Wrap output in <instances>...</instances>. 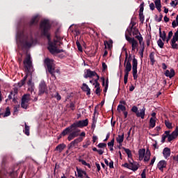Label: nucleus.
Segmentation results:
<instances>
[{
	"mask_svg": "<svg viewBox=\"0 0 178 178\" xmlns=\"http://www.w3.org/2000/svg\"><path fill=\"white\" fill-rule=\"evenodd\" d=\"M38 15H34L29 22L21 21L17 26L15 40L17 45L21 49H30L37 44V39L33 35V26L38 24Z\"/></svg>",
	"mask_w": 178,
	"mask_h": 178,
	"instance_id": "f257e3e1",
	"label": "nucleus"
},
{
	"mask_svg": "<svg viewBox=\"0 0 178 178\" xmlns=\"http://www.w3.org/2000/svg\"><path fill=\"white\" fill-rule=\"evenodd\" d=\"M52 24H54V21L48 19H45V38L48 40L47 49L51 55H53V56H56L58 54H62V52H66V51L62 49H58L57 46V44L60 41H62L63 39H54L52 41Z\"/></svg>",
	"mask_w": 178,
	"mask_h": 178,
	"instance_id": "f03ea898",
	"label": "nucleus"
},
{
	"mask_svg": "<svg viewBox=\"0 0 178 178\" xmlns=\"http://www.w3.org/2000/svg\"><path fill=\"white\" fill-rule=\"evenodd\" d=\"M24 65L26 70V74L24 77L18 83L19 87H23L26 84V81L29 76H31V79L28 81L27 85L31 87L33 86V73L34 72V67H33V61L31 60V57L28 56L26 59L24 60Z\"/></svg>",
	"mask_w": 178,
	"mask_h": 178,
	"instance_id": "7ed1b4c3",
	"label": "nucleus"
},
{
	"mask_svg": "<svg viewBox=\"0 0 178 178\" xmlns=\"http://www.w3.org/2000/svg\"><path fill=\"white\" fill-rule=\"evenodd\" d=\"M45 65L47 67V72L49 73L54 79V80L56 79V76H55V60L49 58H45Z\"/></svg>",
	"mask_w": 178,
	"mask_h": 178,
	"instance_id": "20e7f679",
	"label": "nucleus"
},
{
	"mask_svg": "<svg viewBox=\"0 0 178 178\" xmlns=\"http://www.w3.org/2000/svg\"><path fill=\"white\" fill-rule=\"evenodd\" d=\"M3 163H5L4 159L2 161V166L0 168V178H6L8 176H10V177H15L16 176V172L14 170L8 172L3 166Z\"/></svg>",
	"mask_w": 178,
	"mask_h": 178,
	"instance_id": "39448f33",
	"label": "nucleus"
},
{
	"mask_svg": "<svg viewBox=\"0 0 178 178\" xmlns=\"http://www.w3.org/2000/svg\"><path fill=\"white\" fill-rule=\"evenodd\" d=\"M131 111L133 112V113L136 115L137 118H141L142 119L145 118V107H143V108L138 111V107H137V106H132Z\"/></svg>",
	"mask_w": 178,
	"mask_h": 178,
	"instance_id": "423d86ee",
	"label": "nucleus"
},
{
	"mask_svg": "<svg viewBox=\"0 0 178 178\" xmlns=\"http://www.w3.org/2000/svg\"><path fill=\"white\" fill-rule=\"evenodd\" d=\"M70 134H69L67 137L68 141H72V140H74V138H76V137H79L80 136L79 133L81 131L79 129H76L72 125Z\"/></svg>",
	"mask_w": 178,
	"mask_h": 178,
	"instance_id": "0eeeda50",
	"label": "nucleus"
},
{
	"mask_svg": "<svg viewBox=\"0 0 178 178\" xmlns=\"http://www.w3.org/2000/svg\"><path fill=\"white\" fill-rule=\"evenodd\" d=\"M137 66H138V60H137L136 56H134L132 60V74L134 80H137V79H138V74H137Z\"/></svg>",
	"mask_w": 178,
	"mask_h": 178,
	"instance_id": "6e6552de",
	"label": "nucleus"
},
{
	"mask_svg": "<svg viewBox=\"0 0 178 178\" xmlns=\"http://www.w3.org/2000/svg\"><path fill=\"white\" fill-rule=\"evenodd\" d=\"M125 38L129 44H131V51H136V48H138V42L134 38H130V36L125 34Z\"/></svg>",
	"mask_w": 178,
	"mask_h": 178,
	"instance_id": "1a4fd4ad",
	"label": "nucleus"
},
{
	"mask_svg": "<svg viewBox=\"0 0 178 178\" xmlns=\"http://www.w3.org/2000/svg\"><path fill=\"white\" fill-rule=\"evenodd\" d=\"M72 126L75 129H83V127H86V126H88V119L76 121L72 124Z\"/></svg>",
	"mask_w": 178,
	"mask_h": 178,
	"instance_id": "9d476101",
	"label": "nucleus"
},
{
	"mask_svg": "<svg viewBox=\"0 0 178 178\" xmlns=\"http://www.w3.org/2000/svg\"><path fill=\"white\" fill-rule=\"evenodd\" d=\"M83 137L80 136L74 140H72L70 144L67 145L68 149H72V148H77L79 147V143L83 141Z\"/></svg>",
	"mask_w": 178,
	"mask_h": 178,
	"instance_id": "9b49d317",
	"label": "nucleus"
},
{
	"mask_svg": "<svg viewBox=\"0 0 178 178\" xmlns=\"http://www.w3.org/2000/svg\"><path fill=\"white\" fill-rule=\"evenodd\" d=\"M38 35L40 37H45V19H43L40 24Z\"/></svg>",
	"mask_w": 178,
	"mask_h": 178,
	"instance_id": "f8f14e48",
	"label": "nucleus"
},
{
	"mask_svg": "<svg viewBox=\"0 0 178 178\" xmlns=\"http://www.w3.org/2000/svg\"><path fill=\"white\" fill-rule=\"evenodd\" d=\"M177 136H178V127H176L175 130L173 131L171 134L167 136L168 143L173 141V140H175V138H176V137Z\"/></svg>",
	"mask_w": 178,
	"mask_h": 178,
	"instance_id": "ddd939ff",
	"label": "nucleus"
},
{
	"mask_svg": "<svg viewBox=\"0 0 178 178\" xmlns=\"http://www.w3.org/2000/svg\"><path fill=\"white\" fill-rule=\"evenodd\" d=\"M95 76L98 77V76H99V75L98 74H97V72H95V71H91V70L88 69L85 72L84 78L88 79V78H91V77H94Z\"/></svg>",
	"mask_w": 178,
	"mask_h": 178,
	"instance_id": "4468645a",
	"label": "nucleus"
},
{
	"mask_svg": "<svg viewBox=\"0 0 178 178\" xmlns=\"http://www.w3.org/2000/svg\"><path fill=\"white\" fill-rule=\"evenodd\" d=\"M45 94V81L42 80L39 84V95Z\"/></svg>",
	"mask_w": 178,
	"mask_h": 178,
	"instance_id": "2eb2a0df",
	"label": "nucleus"
},
{
	"mask_svg": "<svg viewBox=\"0 0 178 178\" xmlns=\"http://www.w3.org/2000/svg\"><path fill=\"white\" fill-rule=\"evenodd\" d=\"M166 166H168V163L165 160H161L157 163V168L161 172H163Z\"/></svg>",
	"mask_w": 178,
	"mask_h": 178,
	"instance_id": "dca6fc26",
	"label": "nucleus"
},
{
	"mask_svg": "<svg viewBox=\"0 0 178 178\" xmlns=\"http://www.w3.org/2000/svg\"><path fill=\"white\" fill-rule=\"evenodd\" d=\"M104 42L105 45V49H106V47H108V49H112V47H113V40H112V39L104 40Z\"/></svg>",
	"mask_w": 178,
	"mask_h": 178,
	"instance_id": "f3484780",
	"label": "nucleus"
},
{
	"mask_svg": "<svg viewBox=\"0 0 178 178\" xmlns=\"http://www.w3.org/2000/svg\"><path fill=\"white\" fill-rule=\"evenodd\" d=\"M171 151L170 148L169 147H165L163 150V156L165 158V159H168L169 156H170Z\"/></svg>",
	"mask_w": 178,
	"mask_h": 178,
	"instance_id": "a211bd4d",
	"label": "nucleus"
},
{
	"mask_svg": "<svg viewBox=\"0 0 178 178\" xmlns=\"http://www.w3.org/2000/svg\"><path fill=\"white\" fill-rule=\"evenodd\" d=\"M130 162V170H133V172H136L138 170V163L134 161H129Z\"/></svg>",
	"mask_w": 178,
	"mask_h": 178,
	"instance_id": "6ab92c4d",
	"label": "nucleus"
},
{
	"mask_svg": "<svg viewBox=\"0 0 178 178\" xmlns=\"http://www.w3.org/2000/svg\"><path fill=\"white\" fill-rule=\"evenodd\" d=\"M81 90L86 92V95H90L91 89H90V87H88V85H87L86 83H83Z\"/></svg>",
	"mask_w": 178,
	"mask_h": 178,
	"instance_id": "aec40b11",
	"label": "nucleus"
},
{
	"mask_svg": "<svg viewBox=\"0 0 178 178\" xmlns=\"http://www.w3.org/2000/svg\"><path fill=\"white\" fill-rule=\"evenodd\" d=\"M175 70L171 69L170 71H169V70H166L165 72V76H166V77H169L170 79H172V77H175Z\"/></svg>",
	"mask_w": 178,
	"mask_h": 178,
	"instance_id": "412c9836",
	"label": "nucleus"
},
{
	"mask_svg": "<svg viewBox=\"0 0 178 178\" xmlns=\"http://www.w3.org/2000/svg\"><path fill=\"white\" fill-rule=\"evenodd\" d=\"M65 148H66V145L65 143H61L58 145L56 148H55V151H58V152H62V151H63V149H65Z\"/></svg>",
	"mask_w": 178,
	"mask_h": 178,
	"instance_id": "4be33fe9",
	"label": "nucleus"
},
{
	"mask_svg": "<svg viewBox=\"0 0 178 178\" xmlns=\"http://www.w3.org/2000/svg\"><path fill=\"white\" fill-rule=\"evenodd\" d=\"M72 124L65 128L62 132H61V136H63V137H65V136H67V134H69V133H70L71 130H72Z\"/></svg>",
	"mask_w": 178,
	"mask_h": 178,
	"instance_id": "5701e85b",
	"label": "nucleus"
},
{
	"mask_svg": "<svg viewBox=\"0 0 178 178\" xmlns=\"http://www.w3.org/2000/svg\"><path fill=\"white\" fill-rule=\"evenodd\" d=\"M156 124V120L154 118H151L149 122V129H154Z\"/></svg>",
	"mask_w": 178,
	"mask_h": 178,
	"instance_id": "b1692460",
	"label": "nucleus"
},
{
	"mask_svg": "<svg viewBox=\"0 0 178 178\" xmlns=\"http://www.w3.org/2000/svg\"><path fill=\"white\" fill-rule=\"evenodd\" d=\"M24 127L23 129V132L24 133V134H26V136H30V126L27 125L26 122H24Z\"/></svg>",
	"mask_w": 178,
	"mask_h": 178,
	"instance_id": "393cba45",
	"label": "nucleus"
},
{
	"mask_svg": "<svg viewBox=\"0 0 178 178\" xmlns=\"http://www.w3.org/2000/svg\"><path fill=\"white\" fill-rule=\"evenodd\" d=\"M143 158H144L145 162H148L151 158V151H149L148 149H147L146 153Z\"/></svg>",
	"mask_w": 178,
	"mask_h": 178,
	"instance_id": "a878e982",
	"label": "nucleus"
},
{
	"mask_svg": "<svg viewBox=\"0 0 178 178\" xmlns=\"http://www.w3.org/2000/svg\"><path fill=\"white\" fill-rule=\"evenodd\" d=\"M138 155L140 161H143L144 156H145V149H140L138 150Z\"/></svg>",
	"mask_w": 178,
	"mask_h": 178,
	"instance_id": "bb28decb",
	"label": "nucleus"
},
{
	"mask_svg": "<svg viewBox=\"0 0 178 178\" xmlns=\"http://www.w3.org/2000/svg\"><path fill=\"white\" fill-rule=\"evenodd\" d=\"M159 37L163 40V41H166V32L165 31H163L161 28L159 29Z\"/></svg>",
	"mask_w": 178,
	"mask_h": 178,
	"instance_id": "cd10ccee",
	"label": "nucleus"
},
{
	"mask_svg": "<svg viewBox=\"0 0 178 178\" xmlns=\"http://www.w3.org/2000/svg\"><path fill=\"white\" fill-rule=\"evenodd\" d=\"M149 59H150V62L152 66H154V65H155V52L152 51L149 54Z\"/></svg>",
	"mask_w": 178,
	"mask_h": 178,
	"instance_id": "c85d7f7f",
	"label": "nucleus"
},
{
	"mask_svg": "<svg viewBox=\"0 0 178 178\" xmlns=\"http://www.w3.org/2000/svg\"><path fill=\"white\" fill-rule=\"evenodd\" d=\"M54 37L56 40H63V38L60 36V30L57 29L54 33Z\"/></svg>",
	"mask_w": 178,
	"mask_h": 178,
	"instance_id": "c756f323",
	"label": "nucleus"
},
{
	"mask_svg": "<svg viewBox=\"0 0 178 178\" xmlns=\"http://www.w3.org/2000/svg\"><path fill=\"white\" fill-rule=\"evenodd\" d=\"M117 143L118 144L122 145V143L124 140V134H122V135H118V138H116Z\"/></svg>",
	"mask_w": 178,
	"mask_h": 178,
	"instance_id": "7c9ffc66",
	"label": "nucleus"
},
{
	"mask_svg": "<svg viewBox=\"0 0 178 178\" xmlns=\"http://www.w3.org/2000/svg\"><path fill=\"white\" fill-rule=\"evenodd\" d=\"M76 172L78 173V177L83 178V175L87 176V172L86 171H83L79 168H76Z\"/></svg>",
	"mask_w": 178,
	"mask_h": 178,
	"instance_id": "2f4dec72",
	"label": "nucleus"
},
{
	"mask_svg": "<svg viewBox=\"0 0 178 178\" xmlns=\"http://www.w3.org/2000/svg\"><path fill=\"white\" fill-rule=\"evenodd\" d=\"M30 101V95L26 94L22 96V102H28Z\"/></svg>",
	"mask_w": 178,
	"mask_h": 178,
	"instance_id": "473e14b6",
	"label": "nucleus"
},
{
	"mask_svg": "<svg viewBox=\"0 0 178 178\" xmlns=\"http://www.w3.org/2000/svg\"><path fill=\"white\" fill-rule=\"evenodd\" d=\"M79 162H81L82 165H84V166H88L89 169H91V165L90 163H88L85 160L81 159H78Z\"/></svg>",
	"mask_w": 178,
	"mask_h": 178,
	"instance_id": "72a5a7b5",
	"label": "nucleus"
},
{
	"mask_svg": "<svg viewBox=\"0 0 178 178\" xmlns=\"http://www.w3.org/2000/svg\"><path fill=\"white\" fill-rule=\"evenodd\" d=\"M135 26H136V22H131L130 29L127 30V31L129 33V35H131V31H133V29H134V27H136Z\"/></svg>",
	"mask_w": 178,
	"mask_h": 178,
	"instance_id": "f704fd0d",
	"label": "nucleus"
},
{
	"mask_svg": "<svg viewBox=\"0 0 178 178\" xmlns=\"http://www.w3.org/2000/svg\"><path fill=\"white\" fill-rule=\"evenodd\" d=\"M51 97L53 98H56L57 101H60V99H62V97L58 92H55V94L51 95Z\"/></svg>",
	"mask_w": 178,
	"mask_h": 178,
	"instance_id": "c9c22d12",
	"label": "nucleus"
},
{
	"mask_svg": "<svg viewBox=\"0 0 178 178\" xmlns=\"http://www.w3.org/2000/svg\"><path fill=\"white\" fill-rule=\"evenodd\" d=\"M122 149H124V151H125L127 155H128V158H131L133 156V154H131V150L125 147H122Z\"/></svg>",
	"mask_w": 178,
	"mask_h": 178,
	"instance_id": "e433bc0d",
	"label": "nucleus"
},
{
	"mask_svg": "<svg viewBox=\"0 0 178 178\" xmlns=\"http://www.w3.org/2000/svg\"><path fill=\"white\" fill-rule=\"evenodd\" d=\"M133 35H139L140 34H141V33H140V31H138V29H137V27H134V29L132 30L131 31Z\"/></svg>",
	"mask_w": 178,
	"mask_h": 178,
	"instance_id": "4c0bfd02",
	"label": "nucleus"
},
{
	"mask_svg": "<svg viewBox=\"0 0 178 178\" xmlns=\"http://www.w3.org/2000/svg\"><path fill=\"white\" fill-rule=\"evenodd\" d=\"M124 66L125 67L124 70H129V71H131V63H124Z\"/></svg>",
	"mask_w": 178,
	"mask_h": 178,
	"instance_id": "58836bf2",
	"label": "nucleus"
},
{
	"mask_svg": "<svg viewBox=\"0 0 178 178\" xmlns=\"http://www.w3.org/2000/svg\"><path fill=\"white\" fill-rule=\"evenodd\" d=\"M8 116H10V108L9 107L6 108V111L3 114V118H8Z\"/></svg>",
	"mask_w": 178,
	"mask_h": 178,
	"instance_id": "ea45409f",
	"label": "nucleus"
},
{
	"mask_svg": "<svg viewBox=\"0 0 178 178\" xmlns=\"http://www.w3.org/2000/svg\"><path fill=\"white\" fill-rule=\"evenodd\" d=\"M177 42H175V40H171V47L172 48V49H178V44L177 43H176Z\"/></svg>",
	"mask_w": 178,
	"mask_h": 178,
	"instance_id": "a19ab883",
	"label": "nucleus"
},
{
	"mask_svg": "<svg viewBox=\"0 0 178 178\" xmlns=\"http://www.w3.org/2000/svg\"><path fill=\"white\" fill-rule=\"evenodd\" d=\"M172 36H173V32L172 31H170L168 33V38H165V42H166L167 44L169 42V41L170 40V38H172Z\"/></svg>",
	"mask_w": 178,
	"mask_h": 178,
	"instance_id": "79ce46f5",
	"label": "nucleus"
},
{
	"mask_svg": "<svg viewBox=\"0 0 178 178\" xmlns=\"http://www.w3.org/2000/svg\"><path fill=\"white\" fill-rule=\"evenodd\" d=\"M171 41H175V42L178 41V28H177V31L175 33Z\"/></svg>",
	"mask_w": 178,
	"mask_h": 178,
	"instance_id": "37998d69",
	"label": "nucleus"
},
{
	"mask_svg": "<svg viewBox=\"0 0 178 178\" xmlns=\"http://www.w3.org/2000/svg\"><path fill=\"white\" fill-rule=\"evenodd\" d=\"M118 111H122V112H124V111H126V106H124L122 104H119L118 106Z\"/></svg>",
	"mask_w": 178,
	"mask_h": 178,
	"instance_id": "c03bdc74",
	"label": "nucleus"
},
{
	"mask_svg": "<svg viewBox=\"0 0 178 178\" xmlns=\"http://www.w3.org/2000/svg\"><path fill=\"white\" fill-rule=\"evenodd\" d=\"M76 47L78 48V51H79L80 52H83V47H81V44H80V42H79V40H77L76 42Z\"/></svg>",
	"mask_w": 178,
	"mask_h": 178,
	"instance_id": "a18cd8bd",
	"label": "nucleus"
},
{
	"mask_svg": "<svg viewBox=\"0 0 178 178\" xmlns=\"http://www.w3.org/2000/svg\"><path fill=\"white\" fill-rule=\"evenodd\" d=\"M157 44L159 48H163V45H165V43L163 42L162 39H159L157 41Z\"/></svg>",
	"mask_w": 178,
	"mask_h": 178,
	"instance_id": "49530a36",
	"label": "nucleus"
},
{
	"mask_svg": "<svg viewBox=\"0 0 178 178\" xmlns=\"http://www.w3.org/2000/svg\"><path fill=\"white\" fill-rule=\"evenodd\" d=\"M28 102H21V108H23V109H27V107L29 106Z\"/></svg>",
	"mask_w": 178,
	"mask_h": 178,
	"instance_id": "de8ad7c7",
	"label": "nucleus"
},
{
	"mask_svg": "<svg viewBox=\"0 0 178 178\" xmlns=\"http://www.w3.org/2000/svg\"><path fill=\"white\" fill-rule=\"evenodd\" d=\"M108 87H109V80L107 79L106 81V86L104 87V92L106 93V92L108 91Z\"/></svg>",
	"mask_w": 178,
	"mask_h": 178,
	"instance_id": "09e8293b",
	"label": "nucleus"
},
{
	"mask_svg": "<svg viewBox=\"0 0 178 178\" xmlns=\"http://www.w3.org/2000/svg\"><path fill=\"white\" fill-rule=\"evenodd\" d=\"M139 19H140V22L143 24L145 20L144 13H139Z\"/></svg>",
	"mask_w": 178,
	"mask_h": 178,
	"instance_id": "8fccbe9b",
	"label": "nucleus"
},
{
	"mask_svg": "<svg viewBox=\"0 0 178 178\" xmlns=\"http://www.w3.org/2000/svg\"><path fill=\"white\" fill-rule=\"evenodd\" d=\"M154 130L157 131V134H152V137H156V136H159V131H161V127H156Z\"/></svg>",
	"mask_w": 178,
	"mask_h": 178,
	"instance_id": "3c124183",
	"label": "nucleus"
},
{
	"mask_svg": "<svg viewBox=\"0 0 178 178\" xmlns=\"http://www.w3.org/2000/svg\"><path fill=\"white\" fill-rule=\"evenodd\" d=\"M154 4L156 8L162 7V4L161 3V0H155Z\"/></svg>",
	"mask_w": 178,
	"mask_h": 178,
	"instance_id": "603ef678",
	"label": "nucleus"
},
{
	"mask_svg": "<svg viewBox=\"0 0 178 178\" xmlns=\"http://www.w3.org/2000/svg\"><path fill=\"white\" fill-rule=\"evenodd\" d=\"M165 124L166 126V127L168 129H172V123H170V122L168 121V120H165Z\"/></svg>",
	"mask_w": 178,
	"mask_h": 178,
	"instance_id": "864d4df0",
	"label": "nucleus"
},
{
	"mask_svg": "<svg viewBox=\"0 0 178 178\" xmlns=\"http://www.w3.org/2000/svg\"><path fill=\"white\" fill-rule=\"evenodd\" d=\"M98 80H99V76H97V79H96L95 80V88H99V83H98Z\"/></svg>",
	"mask_w": 178,
	"mask_h": 178,
	"instance_id": "5fc2aeb1",
	"label": "nucleus"
},
{
	"mask_svg": "<svg viewBox=\"0 0 178 178\" xmlns=\"http://www.w3.org/2000/svg\"><path fill=\"white\" fill-rule=\"evenodd\" d=\"M151 35H149L147 37V39H146V44L147 45V47H149L150 44H151Z\"/></svg>",
	"mask_w": 178,
	"mask_h": 178,
	"instance_id": "6e6d98bb",
	"label": "nucleus"
},
{
	"mask_svg": "<svg viewBox=\"0 0 178 178\" xmlns=\"http://www.w3.org/2000/svg\"><path fill=\"white\" fill-rule=\"evenodd\" d=\"M98 148H106V143H100L97 145Z\"/></svg>",
	"mask_w": 178,
	"mask_h": 178,
	"instance_id": "4d7b16f0",
	"label": "nucleus"
},
{
	"mask_svg": "<svg viewBox=\"0 0 178 178\" xmlns=\"http://www.w3.org/2000/svg\"><path fill=\"white\" fill-rule=\"evenodd\" d=\"M115 145V138H113L111 142L108 143V147H113Z\"/></svg>",
	"mask_w": 178,
	"mask_h": 178,
	"instance_id": "13d9d810",
	"label": "nucleus"
},
{
	"mask_svg": "<svg viewBox=\"0 0 178 178\" xmlns=\"http://www.w3.org/2000/svg\"><path fill=\"white\" fill-rule=\"evenodd\" d=\"M163 17V15H162V14L160 15L159 18H158V15H156L155 16V20H156V22H162V18Z\"/></svg>",
	"mask_w": 178,
	"mask_h": 178,
	"instance_id": "bf43d9fd",
	"label": "nucleus"
},
{
	"mask_svg": "<svg viewBox=\"0 0 178 178\" xmlns=\"http://www.w3.org/2000/svg\"><path fill=\"white\" fill-rule=\"evenodd\" d=\"M144 13V2H143L140 6V10L139 13Z\"/></svg>",
	"mask_w": 178,
	"mask_h": 178,
	"instance_id": "052dcab7",
	"label": "nucleus"
},
{
	"mask_svg": "<svg viewBox=\"0 0 178 178\" xmlns=\"http://www.w3.org/2000/svg\"><path fill=\"white\" fill-rule=\"evenodd\" d=\"M131 63V54H129V58H127V61H126V58L124 60V63Z\"/></svg>",
	"mask_w": 178,
	"mask_h": 178,
	"instance_id": "680f3d73",
	"label": "nucleus"
},
{
	"mask_svg": "<svg viewBox=\"0 0 178 178\" xmlns=\"http://www.w3.org/2000/svg\"><path fill=\"white\" fill-rule=\"evenodd\" d=\"M135 38H136V40H138V41H140V40H143L144 38H143V35H141V33H140L139 35H136Z\"/></svg>",
	"mask_w": 178,
	"mask_h": 178,
	"instance_id": "e2e57ef3",
	"label": "nucleus"
},
{
	"mask_svg": "<svg viewBox=\"0 0 178 178\" xmlns=\"http://www.w3.org/2000/svg\"><path fill=\"white\" fill-rule=\"evenodd\" d=\"M95 94L97 95H101V88H96Z\"/></svg>",
	"mask_w": 178,
	"mask_h": 178,
	"instance_id": "0e129e2a",
	"label": "nucleus"
},
{
	"mask_svg": "<svg viewBox=\"0 0 178 178\" xmlns=\"http://www.w3.org/2000/svg\"><path fill=\"white\" fill-rule=\"evenodd\" d=\"M70 108L72 111H74V109H76V106L74 105V103L71 102L70 104Z\"/></svg>",
	"mask_w": 178,
	"mask_h": 178,
	"instance_id": "69168bd1",
	"label": "nucleus"
},
{
	"mask_svg": "<svg viewBox=\"0 0 178 178\" xmlns=\"http://www.w3.org/2000/svg\"><path fill=\"white\" fill-rule=\"evenodd\" d=\"M54 56H57V58H59V59H63V58H65V55H63V54H57Z\"/></svg>",
	"mask_w": 178,
	"mask_h": 178,
	"instance_id": "338daca9",
	"label": "nucleus"
},
{
	"mask_svg": "<svg viewBox=\"0 0 178 178\" xmlns=\"http://www.w3.org/2000/svg\"><path fill=\"white\" fill-rule=\"evenodd\" d=\"M146 170H143L141 173V178H147V175L145 174Z\"/></svg>",
	"mask_w": 178,
	"mask_h": 178,
	"instance_id": "774afa93",
	"label": "nucleus"
}]
</instances>
